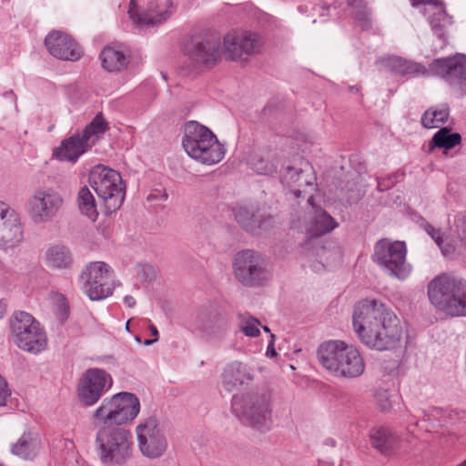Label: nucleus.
I'll return each mask as SVG.
<instances>
[{
    "instance_id": "59",
    "label": "nucleus",
    "mask_w": 466,
    "mask_h": 466,
    "mask_svg": "<svg viewBox=\"0 0 466 466\" xmlns=\"http://www.w3.org/2000/svg\"><path fill=\"white\" fill-rule=\"evenodd\" d=\"M161 198H162L163 200H167V199L168 198V195H167V192H164V193L161 195Z\"/></svg>"
},
{
    "instance_id": "37",
    "label": "nucleus",
    "mask_w": 466,
    "mask_h": 466,
    "mask_svg": "<svg viewBox=\"0 0 466 466\" xmlns=\"http://www.w3.org/2000/svg\"><path fill=\"white\" fill-rule=\"evenodd\" d=\"M109 129V124L100 112L95 116L92 121L86 126L81 133L83 137L90 142L92 137H98L105 134Z\"/></svg>"
},
{
    "instance_id": "47",
    "label": "nucleus",
    "mask_w": 466,
    "mask_h": 466,
    "mask_svg": "<svg viewBox=\"0 0 466 466\" xmlns=\"http://www.w3.org/2000/svg\"><path fill=\"white\" fill-rule=\"evenodd\" d=\"M347 4L352 9H354V11H357V9H360L367 5V4L364 3V0H347Z\"/></svg>"
},
{
    "instance_id": "41",
    "label": "nucleus",
    "mask_w": 466,
    "mask_h": 466,
    "mask_svg": "<svg viewBox=\"0 0 466 466\" xmlns=\"http://www.w3.org/2000/svg\"><path fill=\"white\" fill-rule=\"evenodd\" d=\"M400 177H404V173H400L399 171L389 175L386 177L380 178L378 180L377 188L379 191H386L393 187Z\"/></svg>"
},
{
    "instance_id": "58",
    "label": "nucleus",
    "mask_w": 466,
    "mask_h": 466,
    "mask_svg": "<svg viewBox=\"0 0 466 466\" xmlns=\"http://www.w3.org/2000/svg\"><path fill=\"white\" fill-rule=\"evenodd\" d=\"M349 89L350 92H356V93L360 92V87H358L357 86H350L349 87Z\"/></svg>"
},
{
    "instance_id": "34",
    "label": "nucleus",
    "mask_w": 466,
    "mask_h": 466,
    "mask_svg": "<svg viewBox=\"0 0 466 466\" xmlns=\"http://www.w3.org/2000/svg\"><path fill=\"white\" fill-rule=\"evenodd\" d=\"M451 17L447 14L444 7H441L430 17V25L434 35L442 41L441 48H443L447 43L445 26L450 23Z\"/></svg>"
},
{
    "instance_id": "57",
    "label": "nucleus",
    "mask_w": 466,
    "mask_h": 466,
    "mask_svg": "<svg viewBox=\"0 0 466 466\" xmlns=\"http://www.w3.org/2000/svg\"><path fill=\"white\" fill-rule=\"evenodd\" d=\"M157 338H154V339H147L144 341V344L146 346H149V345H152L153 343L157 342Z\"/></svg>"
},
{
    "instance_id": "36",
    "label": "nucleus",
    "mask_w": 466,
    "mask_h": 466,
    "mask_svg": "<svg viewBox=\"0 0 466 466\" xmlns=\"http://www.w3.org/2000/svg\"><path fill=\"white\" fill-rule=\"evenodd\" d=\"M449 117V108L430 107L421 116L420 123L425 128H434L440 124H444Z\"/></svg>"
},
{
    "instance_id": "31",
    "label": "nucleus",
    "mask_w": 466,
    "mask_h": 466,
    "mask_svg": "<svg viewBox=\"0 0 466 466\" xmlns=\"http://www.w3.org/2000/svg\"><path fill=\"white\" fill-rule=\"evenodd\" d=\"M38 450L39 441L36 435L31 432L24 433L11 448L14 455L25 460L33 459L37 454Z\"/></svg>"
},
{
    "instance_id": "22",
    "label": "nucleus",
    "mask_w": 466,
    "mask_h": 466,
    "mask_svg": "<svg viewBox=\"0 0 466 466\" xmlns=\"http://www.w3.org/2000/svg\"><path fill=\"white\" fill-rule=\"evenodd\" d=\"M255 379L254 370L241 361H232L226 365L221 374L223 389L231 393L248 387Z\"/></svg>"
},
{
    "instance_id": "26",
    "label": "nucleus",
    "mask_w": 466,
    "mask_h": 466,
    "mask_svg": "<svg viewBox=\"0 0 466 466\" xmlns=\"http://www.w3.org/2000/svg\"><path fill=\"white\" fill-rule=\"evenodd\" d=\"M92 143L88 142L80 132L61 141L60 146L54 149L53 157L60 161L76 163L78 158L91 149Z\"/></svg>"
},
{
    "instance_id": "64",
    "label": "nucleus",
    "mask_w": 466,
    "mask_h": 466,
    "mask_svg": "<svg viewBox=\"0 0 466 466\" xmlns=\"http://www.w3.org/2000/svg\"><path fill=\"white\" fill-rule=\"evenodd\" d=\"M422 412H423L424 417H428V416H429V415H428V413H427V411L422 410Z\"/></svg>"
},
{
    "instance_id": "35",
    "label": "nucleus",
    "mask_w": 466,
    "mask_h": 466,
    "mask_svg": "<svg viewBox=\"0 0 466 466\" xmlns=\"http://www.w3.org/2000/svg\"><path fill=\"white\" fill-rule=\"evenodd\" d=\"M248 163L251 168L260 175H272L277 172V164L269 153H255L250 157Z\"/></svg>"
},
{
    "instance_id": "52",
    "label": "nucleus",
    "mask_w": 466,
    "mask_h": 466,
    "mask_svg": "<svg viewBox=\"0 0 466 466\" xmlns=\"http://www.w3.org/2000/svg\"><path fill=\"white\" fill-rule=\"evenodd\" d=\"M380 409H381V410H382V411H386V410H390V409L391 408V405H390V403L388 401V399H387V398H386V400H385L384 402H381V403L380 404Z\"/></svg>"
},
{
    "instance_id": "17",
    "label": "nucleus",
    "mask_w": 466,
    "mask_h": 466,
    "mask_svg": "<svg viewBox=\"0 0 466 466\" xmlns=\"http://www.w3.org/2000/svg\"><path fill=\"white\" fill-rule=\"evenodd\" d=\"M370 445L385 457L410 453L409 441L387 426H375L370 430Z\"/></svg>"
},
{
    "instance_id": "19",
    "label": "nucleus",
    "mask_w": 466,
    "mask_h": 466,
    "mask_svg": "<svg viewBox=\"0 0 466 466\" xmlns=\"http://www.w3.org/2000/svg\"><path fill=\"white\" fill-rule=\"evenodd\" d=\"M238 224L248 233L258 235L273 227L274 217L254 205L238 206L233 208Z\"/></svg>"
},
{
    "instance_id": "30",
    "label": "nucleus",
    "mask_w": 466,
    "mask_h": 466,
    "mask_svg": "<svg viewBox=\"0 0 466 466\" xmlns=\"http://www.w3.org/2000/svg\"><path fill=\"white\" fill-rule=\"evenodd\" d=\"M336 227H338L336 220L328 212L319 209L316 211L307 228V232L311 238H319L329 233Z\"/></svg>"
},
{
    "instance_id": "42",
    "label": "nucleus",
    "mask_w": 466,
    "mask_h": 466,
    "mask_svg": "<svg viewBox=\"0 0 466 466\" xmlns=\"http://www.w3.org/2000/svg\"><path fill=\"white\" fill-rule=\"evenodd\" d=\"M260 325V322L258 319L254 317H249L246 324L241 327V330L248 337L256 338L260 334V331L258 326Z\"/></svg>"
},
{
    "instance_id": "23",
    "label": "nucleus",
    "mask_w": 466,
    "mask_h": 466,
    "mask_svg": "<svg viewBox=\"0 0 466 466\" xmlns=\"http://www.w3.org/2000/svg\"><path fill=\"white\" fill-rule=\"evenodd\" d=\"M226 55L228 58L236 60L243 54L250 55L259 50L260 40L256 33L244 32L241 35L227 34L223 39Z\"/></svg>"
},
{
    "instance_id": "55",
    "label": "nucleus",
    "mask_w": 466,
    "mask_h": 466,
    "mask_svg": "<svg viewBox=\"0 0 466 466\" xmlns=\"http://www.w3.org/2000/svg\"><path fill=\"white\" fill-rule=\"evenodd\" d=\"M149 330H150L151 334H152L155 338H157V339H158L159 334H158V330H157V327H156V326H154V325H150V326H149Z\"/></svg>"
},
{
    "instance_id": "51",
    "label": "nucleus",
    "mask_w": 466,
    "mask_h": 466,
    "mask_svg": "<svg viewBox=\"0 0 466 466\" xmlns=\"http://www.w3.org/2000/svg\"><path fill=\"white\" fill-rule=\"evenodd\" d=\"M124 303L128 308H133L136 305V299L132 296L127 295L124 298Z\"/></svg>"
},
{
    "instance_id": "10",
    "label": "nucleus",
    "mask_w": 466,
    "mask_h": 466,
    "mask_svg": "<svg viewBox=\"0 0 466 466\" xmlns=\"http://www.w3.org/2000/svg\"><path fill=\"white\" fill-rule=\"evenodd\" d=\"M10 328L14 343L22 350L38 354L46 350V333L30 313L15 311L10 319Z\"/></svg>"
},
{
    "instance_id": "49",
    "label": "nucleus",
    "mask_w": 466,
    "mask_h": 466,
    "mask_svg": "<svg viewBox=\"0 0 466 466\" xmlns=\"http://www.w3.org/2000/svg\"><path fill=\"white\" fill-rule=\"evenodd\" d=\"M288 174L290 176L291 179H294L295 176L299 177L300 174L303 173V170L301 168H296L294 167H288Z\"/></svg>"
},
{
    "instance_id": "32",
    "label": "nucleus",
    "mask_w": 466,
    "mask_h": 466,
    "mask_svg": "<svg viewBox=\"0 0 466 466\" xmlns=\"http://www.w3.org/2000/svg\"><path fill=\"white\" fill-rule=\"evenodd\" d=\"M47 264L54 268H69L73 258L68 248L62 245L50 247L46 251Z\"/></svg>"
},
{
    "instance_id": "2",
    "label": "nucleus",
    "mask_w": 466,
    "mask_h": 466,
    "mask_svg": "<svg viewBox=\"0 0 466 466\" xmlns=\"http://www.w3.org/2000/svg\"><path fill=\"white\" fill-rule=\"evenodd\" d=\"M317 358L321 367L337 378H359L366 367L359 349L340 339L321 342Z\"/></svg>"
},
{
    "instance_id": "54",
    "label": "nucleus",
    "mask_w": 466,
    "mask_h": 466,
    "mask_svg": "<svg viewBox=\"0 0 466 466\" xmlns=\"http://www.w3.org/2000/svg\"><path fill=\"white\" fill-rule=\"evenodd\" d=\"M6 305L3 300H0V319H2L5 313Z\"/></svg>"
},
{
    "instance_id": "3",
    "label": "nucleus",
    "mask_w": 466,
    "mask_h": 466,
    "mask_svg": "<svg viewBox=\"0 0 466 466\" xmlns=\"http://www.w3.org/2000/svg\"><path fill=\"white\" fill-rule=\"evenodd\" d=\"M271 391L268 387H256L246 393L234 394L231 411L244 423L265 432L271 425Z\"/></svg>"
},
{
    "instance_id": "12",
    "label": "nucleus",
    "mask_w": 466,
    "mask_h": 466,
    "mask_svg": "<svg viewBox=\"0 0 466 466\" xmlns=\"http://www.w3.org/2000/svg\"><path fill=\"white\" fill-rule=\"evenodd\" d=\"M112 384V376L107 371L99 368H89L78 380V400L85 407L93 406L109 390Z\"/></svg>"
},
{
    "instance_id": "9",
    "label": "nucleus",
    "mask_w": 466,
    "mask_h": 466,
    "mask_svg": "<svg viewBox=\"0 0 466 466\" xmlns=\"http://www.w3.org/2000/svg\"><path fill=\"white\" fill-rule=\"evenodd\" d=\"M89 182L103 201L106 216L120 208L125 199L126 185L119 172L99 165L91 172Z\"/></svg>"
},
{
    "instance_id": "46",
    "label": "nucleus",
    "mask_w": 466,
    "mask_h": 466,
    "mask_svg": "<svg viewBox=\"0 0 466 466\" xmlns=\"http://www.w3.org/2000/svg\"><path fill=\"white\" fill-rule=\"evenodd\" d=\"M413 7H419L420 5H432L438 10L441 7H444L443 4L439 0H410Z\"/></svg>"
},
{
    "instance_id": "15",
    "label": "nucleus",
    "mask_w": 466,
    "mask_h": 466,
    "mask_svg": "<svg viewBox=\"0 0 466 466\" xmlns=\"http://www.w3.org/2000/svg\"><path fill=\"white\" fill-rule=\"evenodd\" d=\"M429 72L457 88L461 94L466 93V55L436 58L429 64Z\"/></svg>"
},
{
    "instance_id": "4",
    "label": "nucleus",
    "mask_w": 466,
    "mask_h": 466,
    "mask_svg": "<svg viewBox=\"0 0 466 466\" xmlns=\"http://www.w3.org/2000/svg\"><path fill=\"white\" fill-rule=\"evenodd\" d=\"M431 303L451 317H466V280L442 273L431 279L427 287Z\"/></svg>"
},
{
    "instance_id": "38",
    "label": "nucleus",
    "mask_w": 466,
    "mask_h": 466,
    "mask_svg": "<svg viewBox=\"0 0 466 466\" xmlns=\"http://www.w3.org/2000/svg\"><path fill=\"white\" fill-rule=\"evenodd\" d=\"M371 10L368 5L354 11L353 18L358 26L362 30H370L372 27Z\"/></svg>"
},
{
    "instance_id": "63",
    "label": "nucleus",
    "mask_w": 466,
    "mask_h": 466,
    "mask_svg": "<svg viewBox=\"0 0 466 466\" xmlns=\"http://www.w3.org/2000/svg\"><path fill=\"white\" fill-rule=\"evenodd\" d=\"M129 322H130V321L128 320V321L127 322V324H126V329H127V330H129Z\"/></svg>"
},
{
    "instance_id": "20",
    "label": "nucleus",
    "mask_w": 466,
    "mask_h": 466,
    "mask_svg": "<svg viewBox=\"0 0 466 466\" xmlns=\"http://www.w3.org/2000/svg\"><path fill=\"white\" fill-rule=\"evenodd\" d=\"M45 46L54 57L66 61H77L84 54L80 45L69 35L52 31L45 38Z\"/></svg>"
},
{
    "instance_id": "8",
    "label": "nucleus",
    "mask_w": 466,
    "mask_h": 466,
    "mask_svg": "<svg viewBox=\"0 0 466 466\" xmlns=\"http://www.w3.org/2000/svg\"><path fill=\"white\" fill-rule=\"evenodd\" d=\"M140 410V401L136 394L122 391L105 399L95 410L93 419L96 425L122 427L134 420Z\"/></svg>"
},
{
    "instance_id": "53",
    "label": "nucleus",
    "mask_w": 466,
    "mask_h": 466,
    "mask_svg": "<svg viewBox=\"0 0 466 466\" xmlns=\"http://www.w3.org/2000/svg\"><path fill=\"white\" fill-rule=\"evenodd\" d=\"M458 419L466 423V410L456 411Z\"/></svg>"
},
{
    "instance_id": "44",
    "label": "nucleus",
    "mask_w": 466,
    "mask_h": 466,
    "mask_svg": "<svg viewBox=\"0 0 466 466\" xmlns=\"http://www.w3.org/2000/svg\"><path fill=\"white\" fill-rule=\"evenodd\" d=\"M425 230L434 239L435 243L439 246V248H441L443 238L441 237V230L435 228L432 225H431L428 222L425 224Z\"/></svg>"
},
{
    "instance_id": "61",
    "label": "nucleus",
    "mask_w": 466,
    "mask_h": 466,
    "mask_svg": "<svg viewBox=\"0 0 466 466\" xmlns=\"http://www.w3.org/2000/svg\"><path fill=\"white\" fill-rule=\"evenodd\" d=\"M294 194H295V196H296V197H298V198H299V197H300V195H301V191H300V190H296V191L294 192Z\"/></svg>"
},
{
    "instance_id": "29",
    "label": "nucleus",
    "mask_w": 466,
    "mask_h": 466,
    "mask_svg": "<svg viewBox=\"0 0 466 466\" xmlns=\"http://www.w3.org/2000/svg\"><path fill=\"white\" fill-rule=\"evenodd\" d=\"M386 66L392 73L402 76L420 74L423 76L428 75L427 69L421 64L397 56L387 58Z\"/></svg>"
},
{
    "instance_id": "6",
    "label": "nucleus",
    "mask_w": 466,
    "mask_h": 466,
    "mask_svg": "<svg viewBox=\"0 0 466 466\" xmlns=\"http://www.w3.org/2000/svg\"><path fill=\"white\" fill-rule=\"evenodd\" d=\"M182 146L190 157L206 165L218 163L225 155L216 135L197 121H188L185 125Z\"/></svg>"
},
{
    "instance_id": "27",
    "label": "nucleus",
    "mask_w": 466,
    "mask_h": 466,
    "mask_svg": "<svg viewBox=\"0 0 466 466\" xmlns=\"http://www.w3.org/2000/svg\"><path fill=\"white\" fill-rule=\"evenodd\" d=\"M157 5L150 3L146 9L138 10L136 0L129 4L128 15L130 19L138 26H154L165 22L169 16L167 10H157Z\"/></svg>"
},
{
    "instance_id": "24",
    "label": "nucleus",
    "mask_w": 466,
    "mask_h": 466,
    "mask_svg": "<svg viewBox=\"0 0 466 466\" xmlns=\"http://www.w3.org/2000/svg\"><path fill=\"white\" fill-rule=\"evenodd\" d=\"M130 48L118 42L106 46L99 55L102 67L111 73L122 72L131 62Z\"/></svg>"
},
{
    "instance_id": "48",
    "label": "nucleus",
    "mask_w": 466,
    "mask_h": 466,
    "mask_svg": "<svg viewBox=\"0 0 466 466\" xmlns=\"http://www.w3.org/2000/svg\"><path fill=\"white\" fill-rule=\"evenodd\" d=\"M270 337H271V341L268 345L267 353L266 354H267L268 357L273 358V357L277 356V352L275 350L274 342H273V340L275 339V335L270 333Z\"/></svg>"
},
{
    "instance_id": "1",
    "label": "nucleus",
    "mask_w": 466,
    "mask_h": 466,
    "mask_svg": "<svg viewBox=\"0 0 466 466\" xmlns=\"http://www.w3.org/2000/svg\"><path fill=\"white\" fill-rule=\"evenodd\" d=\"M352 320L360 341L372 350H393L402 337L400 320L377 299L359 301L354 307Z\"/></svg>"
},
{
    "instance_id": "28",
    "label": "nucleus",
    "mask_w": 466,
    "mask_h": 466,
    "mask_svg": "<svg viewBox=\"0 0 466 466\" xmlns=\"http://www.w3.org/2000/svg\"><path fill=\"white\" fill-rule=\"evenodd\" d=\"M461 143L460 133L452 132L449 127H441L429 142L428 153H432L435 149H443L444 154Z\"/></svg>"
},
{
    "instance_id": "40",
    "label": "nucleus",
    "mask_w": 466,
    "mask_h": 466,
    "mask_svg": "<svg viewBox=\"0 0 466 466\" xmlns=\"http://www.w3.org/2000/svg\"><path fill=\"white\" fill-rule=\"evenodd\" d=\"M455 228V232L461 247H466V214H459L456 216Z\"/></svg>"
},
{
    "instance_id": "21",
    "label": "nucleus",
    "mask_w": 466,
    "mask_h": 466,
    "mask_svg": "<svg viewBox=\"0 0 466 466\" xmlns=\"http://www.w3.org/2000/svg\"><path fill=\"white\" fill-rule=\"evenodd\" d=\"M63 205L61 195L52 189L38 190L30 200L31 215L35 222L50 220Z\"/></svg>"
},
{
    "instance_id": "39",
    "label": "nucleus",
    "mask_w": 466,
    "mask_h": 466,
    "mask_svg": "<svg viewBox=\"0 0 466 466\" xmlns=\"http://www.w3.org/2000/svg\"><path fill=\"white\" fill-rule=\"evenodd\" d=\"M282 110L280 102L270 100L261 111V118L268 121L270 117H277Z\"/></svg>"
},
{
    "instance_id": "43",
    "label": "nucleus",
    "mask_w": 466,
    "mask_h": 466,
    "mask_svg": "<svg viewBox=\"0 0 466 466\" xmlns=\"http://www.w3.org/2000/svg\"><path fill=\"white\" fill-rule=\"evenodd\" d=\"M138 274L141 279L146 282H151L157 277L155 268L152 265L147 263L140 265V270Z\"/></svg>"
},
{
    "instance_id": "11",
    "label": "nucleus",
    "mask_w": 466,
    "mask_h": 466,
    "mask_svg": "<svg viewBox=\"0 0 466 466\" xmlns=\"http://www.w3.org/2000/svg\"><path fill=\"white\" fill-rule=\"evenodd\" d=\"M184 53L195 65L212 68L221 59L220 36L216 34H206L191 37L184 45Z\"/></svg>"
},
{
    "instance_id": "7",
    "label": "nucleus",
    "mask_w": 466,
    "mask_h": 466,
    "mask_svg": "<svg viewBox=\"0 0 466 466\" xmlns=\"http://www.w3.org/2000/svg\"><path fill=\"white\" fill-rule=\"evenodd\" d=\"M407 253L405 241L382 238L374 243L370 258L386 276L404 280L411 272Z\"/></svg>"
},
{
    "instance_id": "62",
    "label": "nucleus",
    "mask_w": 466,
    "mask_h": 466,
    "mask_svg": "<svg viewBox=\"0 0 466 466\" xmlns=\"http://www.w3.org/2000/svg\"><path fill=\"white\" fill-rule=\"evenodd\" d=\"M457 466H466V459Z\"/></svg>"
},
{
    "instance_id": "25",
    "label": "nucleus",
    "mask_w": 466,
    "mask_h": 466,
    "mask_svg": "<svg viewBox=\"0 0 466 466\" xmlns=\"http://www.w3.org/2000/svg\"><path fill=\"white\" fill-rule=\"evenodd\" d=\"M196 322L201 332L208 336H218L226 331L228 319L223 310L210 306L199 309Z\"/></svg>"
},
{
    "instance_id": "16",
    "label": "nucleus",
    "mask_w": 466,
    "mask_h": 466,
    "mask_svg": "<svg viewBox=\"0 0 466 466\" xmlns=\"http://www.w3.org/2000/svg\"><path fill=\"white\" fill-rule=\"evenodd\" d=\"M138 448L147 458L161 457L167 448V438L155 417H149L137 427Z\"/></svg>"
},
{
    "instance_id": "60",
    "label": "nucleus",
    "mask_w": 466,
    "mask_h": 466,
    "mask_svg": "<svg viewBox=\"0 0 466 466\" xmlns=\"http://www.w3.org/2000/svg\"><path fill=\"white\" fill-rule=\"evenodd\" d=\"M262 329L265 332L270 333V329L268 326H263Z\"/></svg>"
},
{
    "instance_id": "5",
    "label": "nucleus",
    "mask_w": 466,
    "mask_h": 466,
    "mask_svg": "<svg viewBox=\"0 0 466 466\" xmlns=\"http://www.w3.org/2000/svg\"><path fill=\"white\" fill-rule=\"evenodd\" d=\"M95 444L98 458L106 465H125L133 454V435L123 427L100 425Z\"/></svg>"
},
{
    "instance_id": "18",
    "label": "nucleus",
    "mask_w": 466,
    "mask_h": 466,
    "mask_svg": "<svg viewBox=\"0 0 466 466\" xmlns=\"http://www.w3.org/2000/svg\"><path fill=\"white\" fill-rule=\"evenodd\" d=\"M24 239V231L16 211L0 201V248L9 249Z\"/></svg>"
},
{
    "instance_id": "50",
    "label": "nucleus",
    "mask_w": 466,
    "mask_h": 466,
    "mask_svg": "<svg viewBox=\"0 0 466 466\" xmlns=\"http://www.w3.org/2000/svg\"><path fill=\"white\" fill-rule=\"evenodd\" d=\"M443 253V255L448 256L450 254H452L455 250L454 247L452 245H447L443 246V243H441V248H440Z\"/></svg>"
},
{
    "instance_id": "45",
    "label": "nucleus",
    "mask_w": 466,
    "mask_h": 466,
    "mask_svg": "<svg viewBox=\"0 0 466 466\" xmlns=\"http://www.w3.org/2000/svg\"><path fill=\"white\" fill-rule=\"evenodd\" d=\"M10 394L11 390L8 388L7 381L0 375V406L5 405L6 399Z\"/></svg>"
},
{
    "instance_id": "56",
    "label": "nucleus",
    "mask_w": 466,
    "mask_h": 466,
    "mask_svg": "<svg viewBox=\"0 0 466 466\" xmlns=\"http://www.w3.org/2000/svg\"><path fill=\"white\" fill-rule=\"evenodd\" d=\"M326 445H329V446H331V447H334L336 445V441L332 438H328L325 440V442H324Z\"/></svg>"
},
{
    "instance_id": "13",
    "label": "nucleus",
    "mask_w": 466,
    "mask_h": 466,
    "mask_svg": "<svg viewBox=\"0 0 466 466\" xmlns=\"http://www.w3.org/2000/svg\"><path fill=\"white\" fill-rule=\"evenodd\" d=\"M111 268L105 262L96 261L86 265L79 279L91 300L104 299L113 294Z\"/></svg>"
},
{
    "instance_id": "14",
    "label": "nucleus",
    "mask_w": 466,
    "mask_h": 466,
    "mask_svg": "<svg viewBox=\"0 0 466 466\" xmlns=\"http://www.w3.org/2000/svg\"><path fill=\"white\" fill-rule=\"evenodd\" d=\"M233 268L236 279L244 286H260L267 279L260 254L251 249H244L235 255Z\"/></svg>"
},
{
    "instance_id": "33",
    "label": "nucleus",
    "mask_w": 466,
    "mask_h": 466,
    "mask_svg": "<svg viewBox=\"0 0 466 466\" xmlns=\"http://www.w3.org/2000/svg\"><path fill=\"white\" fill-rule=\"evenodd\" d=\"M76 200L80 212L92 221H96L98 217L96 203L87 186H83L79 189Z\"/></svg>"
}]
</instances>
